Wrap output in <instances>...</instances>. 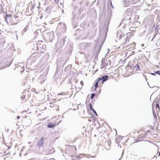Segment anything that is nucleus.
<instances>
[{"instance_id":"obj_24","label":"nucleus","mask_w":160,"mask_h":160,"mask_svg":"<svg viewBox=\"0 0 160 160\" xmlns=\"http://www.w3.org/2000/svg\"><path fill=\"white\" fill-rule=\"evenodd\" d=\"M89 44H89V43H88L87 45H89Z\"/></svg>"},{"instance_id":"obj_11","label":"nucleus","mask_w":160,"mask_h":160,"mask_svg":"<svg viewBox=\"0 0 160 160\" xmlns=\"http://www.w3.org/2000/svg\"><path fill=\"white\" fill-rule=\"evenodd\" d=\"M11 15H6V17L5 18V20L6 22L7 21V20L8 19V18H9L11 17Z\"/></svg>"},{"instance_id":"obj_1","label":"nucleus","mask_w":160,"mask_h":160,"mask_svg":"<svg viewBox=\"0 0 160 160\" xmlns=\"http://www.w3.org/2000/svg\"><path fill=\"white\" fill-rule=\"evenodd\" d=\"M108 77L106 76H103L102 78H99L97 79L95 82V84L94 85V90L96 91L97 88L98 87H102L103 84V82L107 79Z\"/></svg>"},{"instance_id":"obj_6","label":"nucleus","mask_w":160,"mask_h":160,"mask_svg":"<svg viewBox=\"0 0 160 160\" xmlns=\"http://www.w3.org/2000/svg\"><path fill=\"white\" fill-rule=\"evenodd\" d=\"M159 104V103L157 102V103H156V105L155 107V109H156V111L154 109H153V116L156 119L157 117L156 113H158L160 111V108Z\"/></svg>"},{"instance_id":"obj_7","label":"nucleus","mask_w":160,"mask_h":160,"mask_svg":"<svg viewBox=\"0 0 160 160\" xmlns=\"http://www.w3.org/2000/svg\"><path fill=\"white\" fill-rule=\"evenodd\" d=\"M50 106L52 108L53 110L55 111H58L59 110V107L57 104H54L53 103H50Z\"/></svg>"},{"instance_id":"obj_16","label":"nucleus","mask_w":160,"mask_h":160,"mask_svg":"<svg viewBox=\"0 0 160 160\" xmlns=\"http://www.w3.org/2000/svg\"><path fill=\"white\" fill-rule=\"evenodd\" d=\"M80 84L81 85L82 87L83 85V83L82 81L80 82Z\"/></svg>"},{"instance_id":"obj_12","label":"nucleus","mask_w":160,"mask_h":160,"mask_svg":"<svg viewBox=\"0 0 160 160\" xmlns=\"http://www.w3.org/2000/svg\"><path fill=\"white\" fill-rule=\"evenodd\" d=\"M95 94H94V93H92L91 94V99H92L94 98V97L95 96Z\"/></svg>"},{"instance_id":"obj_23","label":"nucleus","mask_w":160,"mask_h":160,"mask_svg":"<svg viewBox=\"0 0 160 160\" xmlns=\"http://www.w3.org/2000/svg\"><path fill=\"white\" fill-rule=\"evenodd\" d=\"M150 132L149 130H148V131H147V133H148V132Z\"/></svg>"},{"instance_id":"obj_3","label":"nucleus","mask_w":160,"mask_h":160,"mask_svg":"<svg viewBox=\"0 0 160 160\" xmlns=\"http://www.w3.org/2000/svg\"><path fill=\"white\" fill-rule=\"evenodd\" d=\"M60 122L61 120L58 118H53L50 122L48 123L47 127L48 128H53L58 125Z\"/></svg>"},{"instance_id":"obj_2","label":"nucleus","mask_w":160,"mask_h":160,"mask_svg":"<svg viewBox=\"0 0 160 160\" xmlns=\"http://www.w3.org/2000/svg\"><path fill=\"white\" fill-rule=\"evenodd\" d=\"M10 147H8L5 145H3L1 148V150L4 153L2 154V153H0V160H5V158L3 157V156L7 155L9 153L8 151Z\"/></svg>"},{"instance_id":"obj_5","label":"nucleus","mask_w":160,"mask_h":160,"mask_svg":"<svg viewBox=\"0 0 160 160\" xmlns=\"http://www.w3.org/2000/svg\"><path fill=\"white\" fill-rule=\"evenodd\" d=\"M140 1V0H125V2L126 6H128L130 5L136 4Z\"/></svg>"},{"instance_id":"obj_10","label":"nucleus","mask_w":160,"mask_h":160,"mask_svg":"<svg viewBox=\"0 0 160 160\" xmlns=\"http://www.w3.org/2000/svg\"><path fill=\"white\" fill-rule=\"evenodd\" d=\"M72 160H78L77 157L76 156H71Z\"/></svg>"},{"instance_id":"obj_20","label":"nucleus","mask_w":160,"mask_h":160,"mask_svg":"<svg viewBox=\"0 0 160 160\" xmlns=\"http://www.w3.org/2000/svg\"><path fill=\"white\" fill-rule=\"evenodd\" d=\"M14 17H15V18H18V17L16 15H15V16H14Z\"/></svg>"},{"instance_id":"obj_18","label":"nucleus","mask_w":160,"mask_h":160,"mask_svg":"<svg viewBox=\"0 0 160 160\" xmlns=\"http://www.w3.org/2000/svg\"><path fill=\"white\" fill-rule=\"evenodd\" d=\"M156 73L159 75H160V71H158Z\"/></svg>"},{"instance_id":"obj_14","label":"nucleus","mask_w":160,"mask_h":160,"mask_svg":"<svg viewBox=\"0 0 160 160\" xmlns=\"http://www.w3.org/2000/svg\"><path fill=\"white\" fill-rule=\"evenodd\" d=\"M40 45L39 44V43H38L37 44V48L38 49H39V48H41V47L40 46Z\"/></svg>"},{"instance_id":"obj_22","label":"nucleus","mask_w":160,"mask_h":160,"mask_svg":"<svg viewBox=\"0 0 160 160\" xmlns=\"http://www.w3.org/2000/svg\"><path fill=\"white\" fill-rule=\"evenodd\" d=\"M144 46V44H142V45H141L142 47H143V46Z\"/></svg>"},{"instance_id":"obj_21","label":"nucleus","mask_w":160,"mask_h":160,"mask_svg":"<svg viewBox=\"0 0 160 160\" xmlns=\"http://www.w3.org/2000/svg\"><path fill=\"white\" fill-rule=\"evenodd\" d=\"M20 117L19 116H18L17 117V119H19L20 118Z\"/></svg>"},{"instance_id":"obj_13","label":"nucleus","mask_w":160,"mask_h":160,"mask_svg":"<svg viewBox=\"0 0 160 160\" xmlns=\"http://www.w3.org/2000/svg\"><path fill=\"white\" fill-rule=\"evenodd\" d=\"M92 111L93 112V113L96 114L97 116H98V114H97L96 112L94 109L92 110Z\"/></svg>"},{"instance_id":"obj_4","label":"nucleus","mask_w":160,"mask_h":160,"mask_svg":"<svg viewBox=\"0 0 160 160\" xmlns=\"http://www.w3.org/2000/svg\"><path fill=\"white\" fill-rule=\"evenodd\" d=\"M139 135L138 136L139 139V141H142V139L146 137L147 133L145 131L141 129L139 131Z\"/></svg>"},{"instance_id":"obj_19","label":"nucleus","mask_w":160,"mask_h":160,"mask_svg":"<svg viewBox=\"0 0 160 160\" xmlns=\"http://www.w3.org/2000/svg\"><path fill=\"white\" fill-rule=\"evenodd\" d=\"M80 1L79 2V3L80 4H81L82 3V0H80Z\"/></svg>"},{"instance_id":"obj_8","label":"nucleus","mask_w":160,"mask_h":160,"mask_svg":"<svg viewBox=\"0 0 160 160\" xmlns=\"http://www.w3.org/2000/svg\"><path fill=\"white\" fill-rule=\"evenodd\" d=\"M45 139L44 137H42L41 139L39 140L37 143V146L39 147H41L42 146L43 143V140Z\"/></svg>"},{"instance_id":"obj_15","label":"nucleus","mask_w":160,"mask_h":160,"mask_svg":"<svg viewBox=\"0 0 160 160\" xmlns=\"http://www.w3.org/2000/svg\"><path fill=\"white\" fill-rule=\"evenodd\" d=\"M90 107V109L92 111V110L94 109H93L92 108V105L90 103L89 104Z\"/></svg>"},{"instance_id":"obj_17","label":"nucleus","mask_w":160,"mask_h":160,"mask_svg":"<svg viewBox=\"0 0 160 160\" xmlns=\"http://www.w3.org/2000/svg\"><path fill=\"white\" fill-rule=\"evenodd\" d=\"M58 95H65V94L63 93V92H62V93H58Z\"/></svg>"},{"instance_id":"obj_9","label":"nucleus","mask_w":160,"mask_h":160,"mask_svg":"<svg viewBox=\"0 0 160 160\" xmlns=\"http://www.w3.org/2000/svg\"><path fill=\"white\" fill-rule=\"evenodd\" d=\"M139 66L138 64H136L134 67L133 71L134 72H137L140 70Z\"/></svg>"},{"instance_id":"obj_25","label":"nucleus","mask_w":160,"mask_h":160,"mask_svg":"<svg viewBox=\"0 0 160 160\" xmlns=\"http://www.w3.org/2000/svg\"><path fill=\"white\" fill-rule=\"evenodd\" d=\"M49 1H50V0H49Z\"/></svg>"}]
</instances>
